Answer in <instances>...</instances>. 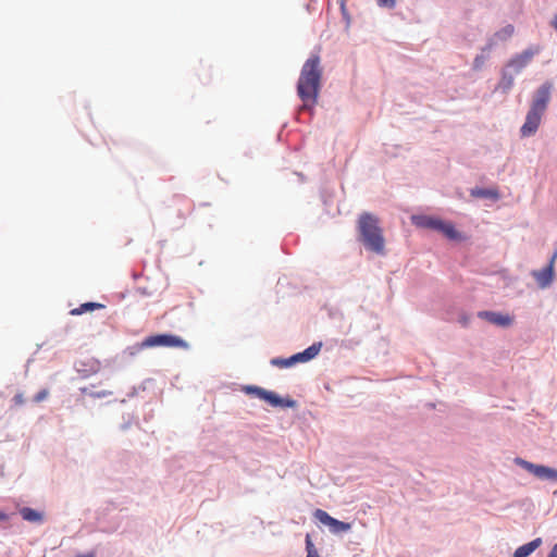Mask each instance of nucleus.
<instances>
[{
    "label": "nucleus",
    "mask_w": 557,
    "mask_h": 557,
    "mask_svg": "<svg viewBox=\"0 0 557 557\" xmlns=\"http://www.w3.org/2000/svg\"><path fill=\"white\" fill-rule=\"evenodd\" d=\"M322 78L320 57L311 55L302 65L297 83V95L302 110H311L318 101Z\"/></svg>",
    "instance_id": "1"
},
{
    "label": "nucleus",
    "mask_w": 557,
    "mask_h": 557,
    "mask_svg": "<svg viewBox=\"0 0 557 557\" xmlns=\"http://www.w3.org/2000/svg\"><path fill=\"white\" fill-rule=\"evenodd\" d=\"M359 240L366 249L376 253L385 255V239L383 231L379 225V219L369 212H363L358 219Z\"/></svg>",
    "instance_id": "2"
},
{
    "label": "nucleus",
    "mask_w": 557,
    "mask_h": 557,
    "mask_svg": "<svg viewBox=\"0 0 557 557\" xmlns=\"http://www.w3.org/2000/svg\"><path fill=\"white\" fill-rule=\"evenodd\" d=\"M412 223L421 228H429L441 232L449 239L461 238L460 234L456 231L453 223L445 222L437 218L429 215H414L412 216Z\"/></svg>",
    "instance_id": "3"
},
{
    "label": "nucleus",
    "mask_w": 557,
    "mask_h": 557,
    "mask_svg": "<svg viewBox=\"0 0 557 557\" xmlns=\"http://www.w3.org/2000/svg\"><path fill=\"white\" fill-rule=\"evenodd\" d=\"M174 347V348H188V344L180 336L172 334H157L146 337L141 343V348L152 347Z\"/></svg>",
    "instance_id": "4"
},
{
    "label": "nucleus",
    "mask_w": 557,
    "mask_h": 557,
    "mask_svg": "<svg viewBox=\"0 0 557 557\" xmlns=\"http://www.w3.org/2000/svg\"><path fill=\"white\" fill-rule=\"evenodd\" d=\"M515 463L540 480L557 482V469L543 465H535L522 458H516Z\"/></svg>",
    "instance_id": "5"
},
{
    "label": "nucleus",
    "mask_w": 557,
    "mask_h": 557,
    "mask_svg": "<svg viewBox=\"0 0 557 557\" xmlns=\"http://www.w3.org/2000/svg\"><path fill=\"white\" fill-rule=\"evenodd\" d=\"M243 391L248 395H253L269 403L273 407H292L294 405L293 400H284L275 393L267 391L259 386L246 385L243 387Z\"/></svg>",
    "instance_id": "6"
},
{
    "label": "nucleus",
    "mask_w": 557,
    "mask_h": 557,
    "mask_svg": "<svg viewBox=\"0 0 557 557\" xmlns=\"http://www.w3.org/2000/svg\"><path fill=\"white\" fill-rule=\"evenodd\" d=\"M552 83H544L535 92L529 111L543 115L550 100Z\"/></svg>",
    "instance_id": "7"
},
{
    "label": "nucleus",
    "mask_w": 557,
    "mask_h": 557,
    "mask_svg": "<svg viewBox=\"0 0 557 557\" xmlns=\"http://www.w3.org/2000/svg\"><path fill=\"white\" fill-rule=\"evenodd\" d=\"M313 515L321 523L327 525L332 533L347 532L351 529L350 523L339 521L322 509H317Z\"/></svg>",
    "instance_id": "8"
},
{
    "label": "nucleus",
    "mask_w": 557,
    "mask_h": 557,
    "mask_svg": "<svg viewBox=\"0 0 557 557\" xmlns=\"http://www.w3.org/2000/svg\"><path fill=\"white\" fill-rule=\"evenodd\" d=\"M537 52V50L533 49H527L523 52L517 54L513 57L509 63L508 66L512 67L516 72H520L523 67H525L531 60L533 59L534 54Z\"/></svg>",
    "instance_id": "9"
},
{
    "label": "nucleus",
    "mask_w": 557,
    "mask_h": 557,
    "mask_svg": "<svg viewBox=\"0 0 557 557\" xmlns=\"http://www.w3.org/2000/svg\"><path fill=\"white\" fill-rule=\"evenodd\" d=\"M481 319L488 321L498 326H509L512 323V318L508 314H502L494 311H481L478 314Z\"/></svg>",
    "instance_id": "10"
},
{
    "label": "nucleus",
    "mask_w": 557,
    "mask_h": 557,
    "mask_svg": "<svg viewBox=\"0 0 557 557\" xmlns=\"http://www.w3.org/2000/svg\"><path fill=\"white\" fill-rule=\"evenodd\" d=\"M542 116L543 115L541 114L529 111L525 117V122L521 127L522 136L533 135L541 124Z\"/></svg>",
    "instance_id": "11"
},
{
    "label": "nucleus",
    "mask_w": 557,
    "mask_h": 557,
    "mask_svg": "<svg viewBox=\"0 0 557 557\" xmlns=\"http://www.w3.org/2000/svg\"><path fill=\"white\" fill-rule=\"evenodd\" d=\"M532 276L541 288H546L554 280V269H552V265H547L542 270L533 271Z\"/></svg>",
    "instance_id": "12"
},
{
    "label": "nucleus",
    "mask_w": 557,
    "mask_h": 557,
    "mask_svg": "<svg viewBox=\"0 0 557 557\" xmlns=\"http://www.w3.org/2000/svg\"><path fill=\"white\" fill-rule=\"evenodd\" d=\"M542 544V539L537 537L533 541L518 547L513 554V557H528L532 554L536 548H539Z\"/></svg>",
    "instance_id": "13"
},
{
    "label": "nucleus",
    "mask_w": 557,
    "mask_h": 557,
    "mask_svg": "<svg viewBox=\"0 0 557 557\" xmlns=\"http://www.w3.org/2000/svg\"><path fill=\"white\" fill-rule=\"evenodd\" d=\"M20 513L22 518L28 522L40 523L44 520V516L41 512L29 507H23L20 510Z\"/></svg>",
    "instance_id": "14"
},
{
    "label": "nucleus",
    "mask_w": 557,
    "mask_h": 557,
    "mask_svg": "<svg viewBox=\"0 0 557 557\" xmlns=\"http://www.w3.org/2000/svg\"><path fill=\"white\" fill-rule=\"evenodd\" d=\"M100 308H103V305L98 304V302H85V304H82L79 307L72 309L70 313L72 315H81L85 312L94 311V310L100 309Z\"/></svg>",
    "instance_id": "15"
},
{
    "label": "nucleus",
    "mask_w": 557,
    "mask_h": 557,
    "mask_svg": "<svg viewBox=\"0 0 557 557\" xmlns=\"http://www.w3.org/2000/svg\"><path fill=\"white\" fill-rule=\"evenodd\" d=\"M321 347H322L321 343H315V344H312L307 349H305L302 351L304 356H305V360L309 361V360L313 359L320 352Z\"/></svg>",
    "instance_id": "16"
},
{
    "label": "nucleus",
    "mask_w": 557,
    "mask_h": 557,
    "mask_svg": "<svg viewBox=\"0 0 557 557\" xmlns=\"http://www.w3.org/2000/svg\"><path fill=\"white\" fill-rule=\"evenodd\" d=\"M515 33V27L512 25H506L504 28L495 33V37L499 40H507Z\"/></svg>",
    "instance_id": "17"
},
{
    "label": "nucleus",
    "mask_w": 557,
    "mask_h": 557,
    "mask_svg": "<svg viewBox=\"0 0 557 557\" xmlns=\"http://www.w3.org/2000/svg\"><path fill=\"white\" fill-rule=\"evenodd\" d=\"M306 550H307V557H319L318 550L315 549L310 534L306 535Z\"/></svg>",
    "instance_id": "18"
},
{
    "label": "nucleus",
    "mask_w": 557,
    "mask_h": 557,
    "mask_svg": "<svg viewBox=\"0 0 557 557\" xmlns=\"http://www.w3.org/2000/svg\"><path fill=\"white\" fill-rule=\"evenodd\" d=\"M271 363L273 366H276V367H280V368H288V367H292V361H290V357L289 358H286V359H283V358H274L271 360Z\"/></svg>",
    "instance_id": "19"
},
{
    "label": "nucleus",
    "mask_w": 557,
    "mask_h": 557,
    "mask_svg": "<svg viewBox=\"0 0 557 557\" xmlns=\"http://www.w3.org/2000/svg\"><path fill=\"white\" fill-rule=\"evenodd\" d=\"M472 195L476 197H496L497 193L491 189H475Z\"/></svg>",
    "instance_id": "20"
},
{
    "label": "nucleus",
    "mask_w": 557,
    "mask_h": 557,
    "mask_svg": "<svg viewBox=\"0 0 557 557\" xmlns=\"http://www.w3.org/2000/svg\"><path fill=\"white\" fill-rule=\"evenodd\" d=\"M376 3L381 8L393 9L396 5V0H376Z\"/></svg>",
    "instance_id": "21"
},
{
    "label": "nucleus",
    "mask_w": 557,
    "mask_h": 557,
    "mask_svg": "<svg viewBox=\"0 0 557 557\" xmlns=\"http://www.w3.org/2000/svg\"><path fill=\"white\" fill-rule=\"evenodd\" d=\"M49 395V392L48 389L44 388L41 389L40 392H38L35 397H34V401L35 403H40V401H44Z\"/></svg>",
    "instance_id": "22"
},
{
    "label": "nucleus",
    "mask_w": 557,
    "mask_h": 557,
    "mask_svg": "<svg viewBox=\"0 0 557 557\" xmlns=\"http://www.w3.org/2000/svg\"><path fill=\"white\" fill-rule=\"evenodd\" d=\"M290 361H292V364L294 366L295 363L297 362H307V360H305V356H304V352H298V354H295L290 357Z\"/></svg>",
    "instance_id": "23"
},
{
    "label": "nucleus",
    "mask_w": 557,
    "mask_h": 557,
    "mask_svg": "<svg viewBox=\"0 0 557 557\" xmlns=\"http://www.w3.org/2000/svg\"><path fill=\"white\" fill-rule=\"evenodd\" d=\"M12 401L15 406H22L25 403L24 395L22 393L16 394Z\"/></svg>",
    "instance_id": "24"
},
{
    "label": "nucleus",
    "mask_w": 557,
    "mask_h": 557,
    "mask_svg": "<svg viewBox=\"0 0 557 557\" xmlns=\"http://www.w3.org/2000/svg\"><path fill=\"white\" fill-rule=\"evenodd\" d=\"M512 77H509L506 79V77L503 78L502 84H504L505 89H509L512 85Z\"/></svg>",
    "instance_id": "25"
},
{
    "label": "nucleus",
    "mask_w": 557,
    "mask_h": 557,
    "mask_svg": "<svg viewBox=\"0 0 557 557\" xmlns=\"http://www.w3.org/2000/svg\"><path fill=\"white\" fill-rule=\"evenodd\" d=\"M483 62H484L483 57H480V55H479V57H476V58L474 59V67H475V69H479V67L483 64Z\"/></svg>",
    "instance_id": "26"
},
{
    "label": "nucleus",
    "mask_w": 557,
    "mask_h": 557,
    "mask_svg": "<svg viewBox=\"0 0 557 557\" xmlns=\"http://www.w3.org/2000/svg\"><path fill=\"white\" fill-rule=\"evenodd\" d=\"M556 259H557V250L552 256L549 263L547 265H552V269H554Z\"/></svg>",
    "instance_id": "27"
},
{
    "label": "nucleus",
    "mask_w": 557,
    "mask_h": 557,
    "mask_svg": "<svg viewBox=\"0 0 557 557\" xmlns=\"http://www.w3.org/2000/svg\"><path fill=\"white\" fill-rule=\"evenodd\" d=\"M556 259H557V250L552 256L549 263L547 265H552V269H554Z\"/></svg>",
    "instance_id": "28"
},
{
    "label": "nucleus",
    "mask_w": 557,
    "mask_h": 557,
    "mask_svg": "<svg viewBox=\"0 0 557 557\" xmlns=\"http://www.w3.org/2000/svg\"><path fill=\"white\" fill-rule=\"evenodd\" d=\"M548 557H557V544L552 547Z\"/></svg>",
    "instance_id": "29"
},
{
    "label": "nucleus",
    "mask_w": 557,
    "mask_h": 557,
    "mask_svg": "<svg viewBox=\"0 0 557 557\" xmlns=\"http://www.w3.org/2000/svg\"><path fill=\"white\" fill-rule=\"evenodd\" d=\"M552 26L557 30V14L554 16V20L552 21Z\"/></svg>",
    "instance_id": "30"
},
{
    "label": "nucleus",
    "mask_w": 557,
    "mask_h": 557,
    "mask_svg": "<svg viewBox=\"0 0 557 557\" xmlns=\"http://www.w3.org/2000/svg\"><path fill=\"white\" fill-rule=\"evenodd\" d=\"M7 519H8V516L4 512L0 511V520H7Z\"/></svg>",
    "instance_id": "31"
}]
</instances>
